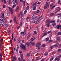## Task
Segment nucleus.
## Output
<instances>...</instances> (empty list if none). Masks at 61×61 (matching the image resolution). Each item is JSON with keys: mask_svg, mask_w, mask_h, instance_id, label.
Returning <instances> with one entry per match:
<instances>
[{"mask_svg": "<svg viewBox=\"0 0 61 61\" xmlns=\"http://www.w3.org/2000/svg\"><path fill=\"white\" fill-rule=\"evenodd\" d=\"M21 46H20V47L22 49H24V50H26V48L25 47V46L24 44L23 43H21Z\"/></svg>", "mask_w": 61, "mask_h": 61, "instance_id": "1", "label": "nucleus"}, {"mask_svg": "<svg viewBox=\"0 0 61 61\" xmlns=\"http://www.w3.org/2000/svg\"><path fill=\"white\" fill-rule=\"evenodd\" d=\"M59 45V43L58 42L56 43L55 45L54 46V48H55L56 47H57Z\"/></svg>", "mask_w": 61, "mask_h": 61, "instance_id": "2", "label": "nucleus"}, {"mask_svg": "<svg viewBox=\"0 0 61 61\" xmlns=\"http://www.w3.org/2000/svg\"><path fill=\"white\" fill-rule=\"evenodd\" d=\"M41 20H42V19L40 18V17L38 19V21H37L36 22V24H39V21H40Z\"/></svg>", "mask_w": 61, "mask_h": 61, "instance_id": "3", "label": "nucleus"}, {"mask_svg": "<svg viewBox=\"0 0 61 61\" xmlns=\"http://www.w3.org/2000/svg\"><path fill=\"white\" fill-rule=\"evenodd\" d=\"M12 2L13 4H15L16 3L17 5L18 4V2L17 1V0H14Z\"/></svg>", "mask_w": 61, "mask_h": 61, "instance_id": "4", "label": "nucleus"}, {"mask_svg": "<svg viewBox=\"0 0 61 61\" xmlns=\"http://www.w3.org/2000/svg\"><path fill=\"white\" fill-rule=\"evenodd\" d=\"M26 29H24V32H21V35H23V34H26Z\"/></svg>", "mask_w": 61, "mask_h": 61, "instance_id": "5", "label": "nucleus"}, {"mask_svg": "<svg viewBox=\"0 0 61 61\" xmlns=\"http://www.w3.org/2000/svg\"><path fill=\"white\" fill-rule=\"evenodd\" d=\"M56 27H57V29H59L61 27V25L60 24L57 25H56Z\"/></svg>", "mask_w": 61, "mask_h": 61, "instance_id": "6", "label": "nucleus"}, {"mask_svg": "<svg viewBox=\"0 0 61 61\" xmlns=\"http://www.w3.org/2000/svg\"><path fill=\"white\" fill-rule=\"evenodd\" d=\"M11 40H14L15 42L16 41V40L15 39V38H14V35H13V34H12Z\"/></svg>", "mask_w": 61, "mask_h": 61, "instance_id": "7", "label": "nucleus"}, {"mask_svg": "<svg viewBox=\"0 0 61 61\" xmlns=\"http://www.w3.org/2000/svg\"><path fill=\"white\" fill-rule=\"evenodd\" d=\"M12 61H16V56H15L14 57Z\"/></svg>", "mask_w": 61, "mask_h": 61, "instance_id": "8", "label": "nucleus"}, {"mask_svg": "<svg viewBox=\"0 0 61 61\" xmlns=\"http://www.w3.org/2000/svg\"><path fill=\"white\" fill-rule=\"evenodd\" d=\"M53 5H54V4L53 3H52L50 5V8H51V9H53V8H54V6H53L52 7V6H53Z\"/></svg>", "mask_w": 61, "mask_h": 61, "instance_id": "9", "label": "nucleus"}, {"mask_svg": "<svg viewBox=\"0 0 61 61\" xmlns=\"http://www.w3.org/2000/svg\"><path fill=\"white\" fill-rule=\"evenodd\" d=\"M46 22V23H48V24H50V20L47 19L46 20V21L45 22V23Z\"/></svg>", "mask_w": 61, "mask_h": 61, "instance_id": "10", "label": "nucleus"}, {"mask_svg": "<svg viewBox=\"0 0 61 61\" xmlns=\"http://www.w3.org/2000/svg\"><path fill=\"white\" fill-rule=\"evenodd\" d=\"M36 5H35L33 7V10H36Z\"/></svg>", "mask_w": 61, "mask_h": 61, "instance_id": "11", "label": "nucleus"}, {"mask_svg": "<svg viewBox=\"0 0 61 61\" xmlns=\"http://www.w3.org/2000/svg\"><path fill=\"white\" fill-rule=\"evenodd\" d=\"M7 15L8 16H10V12H9V11H7Z\"/></svg>", "mask_w": 61, "mask_h": 61, "instance_id": "12", "label": "nucleus"}, {"mask_svg": "<svg viewBox=\"0 0 61 61\" xmlns=\"http://www.w3.org/2000/svg\"><path fill=\"white\" fill-rule=\"evenodd\" d=\"M19 9V6H17L15 9V11L16 12H17V11H18V10Z\"/></svg>", "mask_w": 61, "mask_h": 61, "instance_id": "13", "label": "nucleus"}, {"mask_svg": "<svg viewBox=\"0 0 61 61\" xmlns=\"http://www.w3.org/2000/svg\"><path fill=\"white\" fill-rule=\"evenodd\" d=\"M57 40H58L59 42H60L61 41V39H60V38L59 37H57Z\"/></svg>", "mask_w": 61, "mask_h": 61, "instance_id": "14", "label": "nucleus"}, {"mask_svg": "<svg viewBox=\"0 0 61 61\" xmlns=\"http://www.w3.org/2000/svg\"><path fill=\"white\" fill-rule=\"evenodd\" d=\"M30 44H31L33 46H35V43L32 41H30Z\"/></svg>", "mask_w": 61, "mask_h": 61, "instance_id": "15", "label": "nucleus"}, {"mask_svg": "<svg viewBox=\"0 0 61 61\" xmlns=\"http://www.w3.org/2000/svg\"><path fill=\"white\" fill-rule=\"evenodd\" d=\"M2 22H3V20H1V19L0 20V25H1V26H3Z\"/></svg>", "mask_w": 61, "mask_h": 61, "instance_id": "16", "label": "nucleus"}, {"mask_svg": "<svg viewBox=\"0 0 61 61\" xmlns=\"http://www.w3.org/2000/svg\"><path fill=\"white\" fill-rule=\"evenodd\" d=\"M20 57H21V59L22 60L23 59V54H21L20 56Z\"/></svg>", "mask_w": 61, "mask_h": 61, "instance_id": "17", "label": "nucleus"}, {"mask_svg": "<svg viewBox=\"0 0 61 61\" xmlns=\"http://www.w3.org/2000/svg\"><path fill=\"white\" fill-rule=\"evenodd\" d=\"M40 45H41V43H38L37 44L36 47H37V46H40Z\"/></svg>", "mask_w": 61, "mask_h": 61, "instance_id": "18", "label": "nucleus"}, {"mask_svg": "<svg viewBox=\"0 0 61 61\" xmlns=\"http://www.w3.org/2000/svg\"><path fill=\"white\" fill-rule=\"evenodd\" d=\"M31 54L30 53H28L27 54L26 56L27 57H29L30 56Z\"/></svg>", "mask_w": 61, "mask_h": 61, "instance_id": "19", "label": "nucleus"}, {"mask_svg": "<svg viewBox=\"0 0 61 61\" xmlns=\"http://www.w3.org/2000/svg\"><path fill=\"white\" fill-rule=\"evenodd\" d=\"M36 5V2H35L33 5L31 7V8H32L33 7V6H34V5Z\"/></svg>", "mask_w": 61, "mask_h": 61, "instance_id": "20", "label": "nucleus"}, {"mask_svg": "<svg viewBox=\"0 0 61 61\" xmlns=\"http://www.w3.org/2000/svg\"><path fill=\"white\" fill-rule=\"evenodd\" d=\"M8 25V24H7V23L6 24L5 26V28H7Z\"/></svg>", "mask_w": 61, "mask_h": 61, "instance_id": "21", "label": "nucleus"}, {"mask_svg": "<svg viewBox=\"0 0 61 61\" xmlns=\"http://www.w3.org/2000/svg\"><path fill=\"white\" fill-rule=\"evenodd\" d=\"M20 14L21 15V18H22L23 17V13L22 11L20 12Z\"/></svg>", "mask_w": 61, "mask_h": 61, "instance_id": "22", "label": "nucleus"}, {"mask_svg": "<svg viewBox=\"0 0 61 61\" xmlns=\"http://www.w3.org/2000/svg\"><path fill=\"white\" fill-rule=\"evenodd\" d=\"M60 59L59 58H56L55 59V60H57V61H59L60 60Z\"/></svg>", "mask_w": 61, "mask_h": 61, "instance_id": "23", "label": "nucleus"}, {"mask_svg": "<svg viewBox=\"0 0 61 61\" xmlns=\"http://www.w3.org/2000/svg\"><path fill=\"white\" fill-rule=\"evenodd\" d=\"M47 55H48V52H46L44 54V56H47Z\"/></svg>", "mask_w": 61, "mask_h": 61, "instance_id": "24", "label": "nucleus"}, {"mask_svg": "<svg viewBox=\"0 0 61 61\" xmlns=\"http://www.w3.org/2000/svg\"><path fill=\"white\" fill-rule=\"evenodd\" d=\"M38 17L36 16L34 19V20H37V19H38Z\"/></svg>", "mask_w": 61, "mask_h": 61, "instance_id": "25", "label": "nucleus"}, {"mask_svg": "<svg viewBox=\"0 0 61 61\" xmlns=\"http://www.w3.org/2000/svg\"><path fill=\"white\" fill-rule=\"evenodd\" d=\"M50 23H53L52 24V25L53 26H54V20H52L50 22Z\"/></svg>", "mask_w": 61, "mask_h": 61, "instance_id": "26", "label": "nucleus"}, {"mask_svg": "<svg viewBox=\"0 0 61 61\" xmlns=\"http://www.w3.org/2000/svg\"><path fill=\"white\" fill-rule=\"evenodd\" d=\"M47 33L46 32L44 34V35L42 36V37H44V36H46V35H47Z\"/></svg>", "mask_w": 61, "mask_h": 61, "instance_id": "27", "label": "nucleus"}, {"mask_svg": "<svg viewBox=\"0 0 61 61\" xmlns=\"http://www.w3.org/2000/svg\"><path fill=\"white\" fill-rule=\"evenodd\" d=\"M35 17L36 16L35 15H33L32 16L31 19H35Z\"/></svg>", "mask_w": 61, "mask_h": 61, "instance_id": "28", "label": "nucleus"}, {"mask_svg": "<svg viewBox=\"0 0 61 61\" xmlns=\"http://www.w3.org/2000/svg\"><path fill=\"white\" fill-rule=\"evenodd\" d=\"M10 12L12 14H13V9H11V10L10 11Z\"/></svg>", "mask_w": 61, "mask_h": 61, "instance_id": "29", "label": "nucleus"}, {"mask_svg": "<svg viewBox=\"0 0 61 61\" xmlns=\"http://www.w3.org/2000/svg\"><path fill=\"white\" fill-rule=\"evenodd\" d=\"M23 22H22L20 24V26H22L23 25Z\"/></svg>", "mask_w": 61, "mask_h": 61, "instance_id": "30", "label": "nucleus"}, {"mask_svg": "<svg viewBox=\"0 0 61 61\" xmlns=\"http://www.w3.org/2000/svg\"><path fill=\"white\" fill-rule=\"evenodd\" d=\"M57 34L58 35H61V32H59L57 33Z\"/></svg>", "mask_w": 61, "mask_h": 61, "instance_id": "31", "label": "nucleus"}, {"mask_svg": "<svg viewBox=\"0 0 61 61\" xmlns=\"http://www.w3.org/2000/svg\"><path fill=\"white\" fill-rule=\"evenodd\" d=\"M31 36L30 34H29V35L27 36V39H28L29 38V37Z\"/></svg>", "mask_w": 61, "mask_h": 61, "instance_id": "32", "label": "nucleus"}, {"mask_svg": "<svg viewBox=\"0 0 61 61\" xmlns=\"http://www.w3.org/2000/svg\"><path fill=\"white\" fill-rule=\"evenodd\" d=\"M36 20H33L31 22L32 23H36Z\"/></svg>", "mask_w": 61, "mask_h": 61, "instance_id": "33", "label": "nucleus"}, {"mask_svg": "<svg viewBox=\"0 0 61 61\" xmlns=\"http://www.w3.org/2000/svg\"><path fill=\"white\" fill-rule=\"evenodd\" d=\"M46 6H49V5H48V3H47V2H46Z\"/></svg>", "mask_w": 61, "mask_h": 61, "instance_id": "34", "label": "nucleus"}, {"mask_svg": "<svg viewBox=\"0 0 61 61\" xmlns=\"http://www.w3.org/2000/svg\"><path fill=\"white\" fill-rule=\"evenodd\" d=\"M53 59H54V57H52L50 59V61H52V60H53Z\"/></svg>", "mask_w": 61, "mask_h": 61, "instance_id": "35", "label": "nucleus"}, {"mask_svg": "<svg viewBox=\"0 0 61 61\" xmlns=\"http://www.w3.org/2000/svg\"><path fill=\"white\" fill-rule=\"evenodd\" d=\"M23 5L24 6H25V1H24L23 2Z\"/></svg>", "mask_w": 61, "mask_h": 61, "instance_id": "36", "label": "nucleus"}, {"mask_svg": "<svg viewBox=\"0 0 61 61\" xmlns=\"http://www.w3.org/2000/svg\"><path fill=\"white\" fill-rule=\"evenodd\" d=\"M30 43H28L27 44V46H28V47H29V46H30Z\"/></svg>", "mask_w": 61, "mask_h": 61, "instance_id": "37", "label": "nucleus"}, {"mask_svg": "<svg viewBox=\"0 0 61 61\" xmlns=\"http://www.w3.org/2000/svg\"><path fill=\"white\" fill-rule=\"evenodd\" d=\"M15 19H16V18H15H15H14V21L15 23L16 22V20H15Z\"/></svg>", "mask_w": 61, "mask_h": 61, "instance_id": "38", "label": "nucleus"}, {"mask_svg": "<svg viewBox=\"0 0 61 61\" xmlns=\"http://www.w3.org/2000/svg\"><path fill=\"white\" fill-rule=\"evenodd\" d=\"M29 6H27V7L26 8V10H28L29 9Z\"/></svg>", "mask_w": 61, "mask_h": 61, "instance_id": "39", "label": "nucleus"}, {"mask_svg": "<svg viewBox=\"0 0 61 61\" xmlns=\"http://www.w3.org/2000/svg\"><path fill=\"white\" fill-rule=\"evenodd\" d=\"M27 12V10H25L24 11V14L25 15L26 14V13Z\"/></svg>", "mask_w": 61, "mask_h": 61, "instance_id": "40", "label": "nucleus"}, {"mask_svg": "<svg viewBox=\"0 0 61 61\" xmlns=\"http://www.w3.org/2000/svg\"><path fill=\"white\" fill-rule=\"evenodd\" d=\"M54 15V13H51L50 14V16H53Z\"/></svg>", "mask_w": 61, "mask_h": 61, "instance_id": "41", "label": "nucleus"}, {"mask_svg": "<svg viewBox=\"0 0 61 61\" xmlns=\"http://www.w3.org/2000/svg\"><path fill=\"white\" fill-rule=\"evenodd\" d=\"M48 13H51V10H48Z\"/></svg>", "mask_w": 61, "mask_h": 61, "instance_id": "42", "label": "nucleus"}, {"mask_svg": "<svg viewBox=\"0 0 61 61\" xmlns=\"http://www.w3.org/2000/svg\"><path fill=\"white\" fill-rule=\"evenodd\" d=\"M41 46L42 47H45V46H46V45H44V44H43V45H42Z\"/></svg>", "mask_w": 61, "mask_h": 61, "instance_id": "43", "label": "nucleus"}, {"mask_svg": "<svg viewBox=\"0 0 61 61\" xmlns=\"http://www.w3.org/2000/svg\"><path fill=\"white\" fill-rule=\"evenodd\" d=\"M39 12H41L39 10H38L36 12L37 13H39Z\"/></svg>", "mask_w": 61, "mask_h": 61, "instance_id": "44", "label": "nucleus"}, {"mask_svg": "<svg viewBox=\"0 0 61 61\" xmlns=\"http://www.w3.org/2000/svg\"><path fill=\"white\" fill-rule=\"evenodd\" d=\"M49 25H50V24L49 23H48V24H47V26L48 27H49V26H50Z\"/></svg>", "mask_w": 61, "mask_h": 61, "instance_id": "45", "label": "nucleus"}, {"mask_svg": "<svg viewBox=\"0 0 61 61\" xmlns=\"http://www.w3.org/2000/svg\"><path fill=\"white\" fill-rule=\"evenodd\" d=\"M56 25V23H55V22L54 21V26H55Z\"/></svg>", "mask_w": 61, "mask_h": 61, "instance_id": "46", "label": "nucleus"}, {"mask_svg": "<svg viewBox=\"0 0 61 61\" xmlns=\"http://www.w3.org/2000/svg\"><path fill=\"white\" fill-rule=\"evenodd\" d=\"M40 59V58L39 57H38L37 58H36V60H39Z\"/></svg>", "mask_w": 61, "mask_h": 61, "instance_id": "47", "label": "nucleus"}, {"mask_svg": "<svg viewBox=\"0 0 61 61\" xmlns=\"http://www.w3.org/2000/svg\"><path fill=\"white\" fill-rule=\"evenodd\" d=\"M20 2H21V3L22 2V3H23L24 2V1L23 0H20Z\"/></svg>", "mask_w": 61, "mask_h": 61, "instance_id": "48", "label": "nucleus"}, {"mask_svg": "<svg viewBox=\"0 0 61 61\" xmlns=\"http://www.w3.org/2000/svg\"><path fill=\"white\" fill-rule=\"evenodd\" d=\"M46 41H48L49 40V38H47L46 39Z\"/></svg>", "mask_w": 61, "mask_h": 61, "instance_id": "49", "label": "nucleus"}, {"mask_svg": "<svg viewBox=\"0 0 61 61\" xmlns=\"http://www.w3.org/2000/svg\"><path fill=\"white\" fill-rule=\"evenodd\" d=\"M9 4H10L11 3V0H9L8 2Z\"/></svg>", "mask_w": 61, "mask_h": 61, "instance_id": "50", "label": "nucleus"}, {"mask_svg": "<svg viewBox=\"0 0 61 61\" xmlns=\"http://www.w3.org/2000/svg\"><path fill=\"white\" fill-rule=\"evenodd\" d=\"M34 39L33 38H31V39H30V40L31 41H34Z\"/></svg>", "mask_w": 61, "mask_h": 61, "instance_id": "51", "label": "nucleus"}, {"mask_svg": "<svg viewBox=\"0 0 61 61\" xmlns=\"http://www.w3.org/2000/svg\"><path fill=\"white\" fill-rule=\"evenodd\" d=\"M53 46H52L50 47V48H51V49H52V48H53Z\"/></svg>", "mask_w": 61, "mask_h": 61, "instance_id": "52", "label": "nucleus"}, {"mask_svg": "<svg viewBox=\"0 0 61 61\" xmlns=\"http://www.w3.org/2000/svg\"><path fill=\"white\" fill-rule=\"evenodd\" d=\"M17 49H16V52H18V49H19V47H17Z\"/></svg>", "mask_w": 61, "mask_h": 61, "instance_id": "53", "label": "nucleus"}, {"mask_svg": "<svg viewBox=\"0 0 61 61\" xmlns=\"http://www.w3.org/2000/svg\"><path fill=\"white\" fill-rule=\"evenodd\" d=\"M43 17H44L43 16H42L41 17H40V18H41V19H42L43 18Z\"/></svg>", "mask_w": 61, "mask_h": 61, "instance_id": "54", "label": "nucleus"}, {"mask_svg": "<svg viewBox=\"0 0 61 61\" xmlns=\"http://www.w3.org/2000/svg\"><path fill=\"white\" fill-rule=\"evenodd\" d=\"M61 50V49H59L58 50V52H60V51Z\"/></svg>", "mask_w": 61, "mask_h": 61, "instance_id": "55", "label": "nucleus"}, {"mask_svg": "<svg viewBox=\"0 0 61 61\" xmlns=\"http://www.w3.org/2000/svg\"><path fill=\"white\" fill-rule=\"evenodd\" d=\"M49 41V43H51V42H52V40H51L50 41Z\"/></svg>", "mask_w": 61, "mask_h": 61, "instance_id": "56", "label": "nucleus"}, {"mask_svg": "<svg viewBox=\"0 0 61 61\" xmlns=\"http://www.w3.org/2000/svg\"><path fill=\"white\" fill-rule=\"evenodd\" d=\"M34 33L35 34H36L37 32L36 31H34Z\"/></svg>", "mask_w": 61, "mask_h": 61, "instance_id": "57", "label": "nucleus"}, {"mask_svg": "<svg viewBox=\"0 0 61 61\" xmlns=\"http://www.w3.org/2000/svg\"><path fill=\"white\" fill-rule=\"evenodd\" d=\"M15 5H14L12 6V8H14L15 7Z\"/></svg>", "mask_w": 61, "mask_h": 61, "instance_id": "58", "label": "nucleus"}, {"mask_svg": "<svg viewBox=\"0 0 61 61\" xmlns=\"http://www.w3.org/2000/svg\"><path fill=\"white\" fill-rule=\"evenodd\" d=\"M44 8L45 9H46V8H47V6H44Z\"/></svg>", "mask_w": 61, "mask_h": 61, "instance_id": "59", "label": "nucleus"}, {"mask_svg": "<svg viewBox=\"0 0 61 61\" xmlns=\"http://www.w3.org/2000/svg\"><path fill=\"white\" fill-rule=\"evenodd\" d=\"M18 60H19L20 61H21V60H20V58H19L18 59Z\"/></svg>", "mask_w": 61, "mask_h": 61, "instance_id": "60", "label": "nucleus"}, {"mask_svg": "<svg viewBox=\"0 0 61 61\" xmlns=\"http://www.w3.org/2000/svg\"><path fill=\"white\" fill-rule=\"evenodd\" d=\"M3 8H5V5H3Z\"/></svg>", "mask_w": 61, "mask_h": 61, "instance_id": "61", "label": "nucleus"}, {"mask_svg": "<svg viewBox=\"0 0 61 61\" xmlns=\"http://www.w3.org/2000/svg\"><path fill=\"white\" fill-rule=\"evenodd\" d=\"M58 15H60V16H61V14H57Z\"/></svg>", "mask_w": 61, "mask_h": 61, "instance_id": "62", "label": "nucleus"}, {"mask_svg": "<svg viewBox=\"0 0 61 61\" xmlns=\"http://www.w3.org/2000/svg\"><path fill=\"white\" fill-rule=\"evenodd\" d=\"M19 53H20V54H21V53H22V51H19Z\"/></svg>", "mask_w": 61, "mask_h": 61, "instance_id": "63", "label": "nucleus"}, {"mask_svg": "<svg viewBox=\"0 0 61 61\" xmlns=\"http://www.w3.org/2000/svg\"><path fill=\"white\" fill-rule=\"evenodd\" d=\"M59 19H58L57 20V23H58V22H59Z\"/></svg>", "mask_w": 61, "mask_h": 61, "instance_id": "64", "label": "nucleus"}]
</instances>
